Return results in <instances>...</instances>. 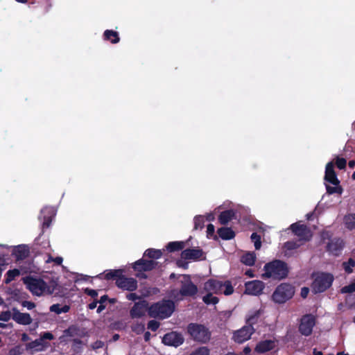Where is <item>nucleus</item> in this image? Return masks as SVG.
I'll list each match as a JSON object with an SVG mask.
<instances>
[{
	"instance_id": "1",
	"label": "nucleus",
	"mask_w": 355,
	"mask_h": 355,
	"mask_svg": "<svg viewBox=\"0 0 355 355\" xmlns=\"http://www.w3.org/2000/svg\"><path fill=\"white\" fill-rule=\"evenodd\" d=\"M234 292V288L229 281L221 282L217 279H209L203 284L201 289L202 293H205L202 297L205 304L215 305L218 302V298L214 295L225 294L230 295Z\"/></svg>"
},
{
	"instance_id": "2",
	"label": "nucleus",
	"mask_w": 355,
	"mask_h": 355,
	"mask_svg": "<svg viewBox=\"0 0 355 355\" xmlns=\"http://www.w3.org/2000/svg\"><path fill=\"white\" fill-rule=\"evenodd\" d=\"M180 289L173 290L171 294L175 300H182L184 297L193 296L198 293V287L192 282L189 275H180Z\"/></svg>"
},
{
	"instance_id": "3",
	"label": "nucleus",
	"mask_w": 355,
	"mask_h": 355,
	"mask_svg": "<svg viewBox=\"0 0 355 355\" xmlns=\"http://www.w3.org/2000/svg\"><path fill=\"white\" fill-rule=\"evenodd\" d=\"M288 272L286 264L279 260H275L264 266L263 279L271 278L273 279H282L285 278Z\"/></svg>"
},
{
	"instance_id": "4",
	"label": "nucleus",
	"mask_w": 355,
	"mask_h": 355,
	"mask_svg": "<svg viewBox=\"0 0 355 355\" xmlns=\"http://www.w3.org/2000/svg\"><path fill=\"white\" fill-rule=\"evenodd\" d=\"M25 284L29 291L37 296L50 295L55 290V284L53 282L47 284L42 279L27 278L25 280Z\"/></svg>"
},
{
	"instance_id": "5",
	"label": "nucleus",
	"mask_w": 355,
	"mask_h": 355,
	"mask_svg": "<svg viewBox=\"0 0 355 355\" xmlns=\"http://www.w3.org/2000/svg\"><path fill=\"white\" fill-rule=\"evenodd\" d=\"M175 310L174 303L171 300H163L151 305L148 314L153 318L164 319L171 316Z\"/></svg>"
},
{
	"instance_id": "6",
	"label": "nucleus",
	"mask_w": 355,
	"mask_h": 355,
	"mask_svg": "<svg viewBox=\"0 0 355 355\" xmlns=\"http://www.w3.org/2000/svg\"><path fill=\"white\" fill-rule=\"evenodd\" d=\"M324 180L327 193L329 194L343 193V189L340 185L337 175L334 170V163L330 162L327 164L325 168Z\"/></svg>"
},
{
	"instance_id": "7",
	"label": "nucleus",
	"mask_w": 355,
	"mask_h": 355,
	"mask_svg": "<svg viewBox=\"0 0 355 355\" xmlns=\"http://www.w3.org/2000/svg\"><path fill=\"white\" fill-rule=\"evenodd\" d=\"M259 314V311H255L252 314L248 315L247 321L249 325L244 326L234 333L233 339L235 342L242 343L250 338L251 336L254 332V329L252 324L254 323V320L258 317Z\"/></svg>"
},
{
	"instance_id": "8",
	"label": "nucleus",
	"mask_w": 355,
	"mask_h": 355,
	"mask_svg": "<svg viewBox=\"0 0 355 355\" xmlns=\"http://www.w3.org/2000/svg\"><path fill=\"white\" fill-rule=\"evenodd\" d=\"M334 279V276L330 273L320 272L315 274L311 284L312 291L315 293L325 291L330 288Z\"/></svg>"
},
{
	"instance_id": "9",
	"label": "nucleus",
	"mask_w": 355,
	"mask_h": 355,
	"mask_svg": "<svg viewBox=\"0 0 355 355\" xmlns=\"http://www.w3.org/2000/svg\"><path fill=\"white\" fill-rule=\"evenodd\" d=\"M294 288L288 284H282L277 286L272 294V300L279 304H282L291 299L294 295Z\"/></svg>"
},
{
	"instance_id": "10",
	"label": "nucleus",
	"mask_w": 355,
	"mask_h": 355,
	"mask_svg": "<svg viewBox=\"0 0 355 355\" xmlns=\"http://www.w3.org/2000/svg\"><path fill=\"white\" fill-rule=\"evenodd\" d=\"M188 332L194 340L199 342L205 343L210 338L209 330L202 324H190L188 326Z\"/></svg>"
},
{
	"instance_id": "11",
	"label": "nucleus",
	"mask_w": 355,
	"mask_h": 355,
	"mask_svg": "<svg viewBox=\"0 0 355 355\" xmlns=\"http://www.w3.org/2000/svg\"><path fill=\"white\" fill-rule=\"evenodd\" d=\"M315 324V317L310 314L305 315L300 320L299 324V331L302 335L304 336H309L311 334Z\"/></svg>"
},
{
	"instance_id": "12",
	"label": "nucleus",
	"mask_w": 355,
	"mask_h": 355,
	"mask_svg": "<svg viewBox=\"0 0 355 355\" xmlns=\"http://www.w3.org/2000/svg\"><path fill=\"white\" fill-rule=\"evenodd\" d=\"M291 229L300 241H309L312 237L310 230L300 222L291 225Z\"/></svg>"
},
{
	"instance_id": "13",
	"label": "nucleus",
	"mask_w": 355,
	"mask_h": 355,
	"mask_svg": "<svg viewBox=\"0 0 355 355\" xmlns=\"http://www.w3.org/2000/svg\"><path fill=\"white\" fill-rule=\"evenodd\" d=\"M148 304L145 300L136 302L130 311L132 318H141L145 316L146 312H148Z\"/></svg>"
},
{
	"instance_id": "14",
	"label": "nucleus",
	"mask_w": 355,
	"mask_h": 355,
	"mask_svg": "<svg viewBox=\"0 0 355 355\" xmlns=\"http://www.w3.org/2000/svg\"><path fill=\"white\" fill-rule=\"evenodd\" d=\"M265 284L261 281H249L245 284V293L251 295H259L262 293Z\"/></svg>"
},
{
	"instance_id": "15",
	"label": "nucleus",
	"mask_w": 355,
	"mask_h": 355,
	"mask_svg": "<svg viewBox=\"0 0 355 355\" xmlns=\"http://www.w3.org/2000/svg\"><path fill=\"white\" fill-rule=\"evenodd\" d=\"M116 284L118 287L130 291H135L137 287V282L134 278L126 277L121 275L116 279Z\"/></svg>"
},
{
	"instance_id": "16",
	"label": "nucleus",
	"mask_w": 355,
	"mask_h": 355,
	"mask_svg": "<svg viewBox=\"0 0 355 355\" xmlns=\"http://www.w3.org/2000/svg\"><path fill=\"white\" fill-rule=\"evenodd\" d=\"M184 338L181 334L172 331L166 334L163 339L164 344L170 346L178 347L183 343Z\"/></svg>"
},
{
	"instance_id": "17",
	"label": "nucleus",
	"mask_w": 355,
	"mask_h": 355,
	"mask_svg": "<svg viewBox=\"0 0 355 355\" xmlns=\"http://www.w3.org/2000/svg\"><path fill=\"white\" fill-rule=\"evenodd\" d=\"M12 320L21 325H28L33 321L29 313H21L15 308L12 309Z\"/></svg>"
},
{
	"instance_id": "18",
	"label": "nucleus",
	"mask_w": 355,
	"mask_h": 355,
	"mask_svg": "<svg viewBox=\"0 0 355 355\" xmlns=\"http://www.w3.org/2000/svg\"><path fill=\"white\" fill-rule=\"evenodd\" d=\"M55 214L56 210L53 207H46L42 209L41 215L39 218L42 220V217H43V227H49L50 226L52 218L55 216Z\"/></svg>"
},
{
	"instance_id": "19",
	"label": "nucleus",
	"mask_w": 355,
	"mask_h": 355,
	"mask_svg": "<svg viewBox=\"0 0 355 355\" xmlns=\"http://www.w3.org/2000/svg\"><path fill=\"white\" fill-rule=\"evenodd\" d=\"M202 251L200 249H187L182 252L181 259L184 260L196 261L202 257Z\"/></svg>"
},
{
	"instance_id": "20",
	"label": "nucleus",
	"mask_w": 355,
	"mask_h": 355,
	"mask_svg": "<svg viewBox=\"0 0 355 355\" xmlns=\"http://www.w3.org/2000/svg\"><path fill=\"white\" fill-rule=\"evenodd\" d=\"M49 346L46 341L42 339H36L35 340L31 342L26 345V349L33 354L37 352H42L44 350Z\"/></svg>"
},
{
	"instance_id": "21",
	"label": "nucleus",
	"mask_w": 355,
	"mask_h": 355,
	"mask_svg": "<svg viewBox=\"0 0 355 355\" xmlns=\"http://www.w3.org/2000/svg\"><path fill=\"white\" fill-rule=\"evenodd\" d=\"M155 263L154 261L139 259L134 263L133 268L138 272L148 271L152 270L155 267Z\"/></svg>"
},
{
	"instance_id": "22",
	"label": "nucleus",
	"mask_w": 355,
	"mask_h": 355,
	"mask_svg": "<svg viewBox=\"0 0 355 355\" xmlns=\"http://www.w3.org/2000/svg\"><path fill=\"white\" fill-rule=\"evenodd\" d=\"M276 346V343L275 340H266L259 342L256 347L255 351L258 353H264L268 351H270L274 349Z\"/></svg>"
},
{
	"instance_id": "23",
	"label": "nucleus",
	"mask_w": 355,
	"mask_h": 355,
	"mask_svg": "<svg viewBox=\"0 0 355 355\" xmlns=\"http://www.w3.org/2000/svg\"><path fill=\"white\" fill-rule=\"evenodd\" d=\"M29 250L26 245H21L12 248V254L17 260L25 259L28 254Z\"/></svg>"
},
{
	"instance_id": "24",
	"label": "nucleus",
	"mask_w": 355,
	"mask_h": 355,
	"mask_svg": "<svg viewBox=\"0 0 355 355\" xmlns=\"http://www.w3.org/2000/svg\"><path fill=\"white\" fill-rule=\"evenodd\" d=\"M103 37L105 40L110 41L112 44H116L120 40L118 33L112 30H106L103 33Z\"/></svg>"
},
{
	"instance_id": "25",
	"label": "nucleus",
	"mask_w": 355,
	"mask_h": 355,
	"mask_svg": "<svg viewBox=\"0 0 355 355\" xmlns=\"http://www.w3.org/2000/svg\"><path fill=\"white\" fill-rule=\"evenodd\" d=\"M342 241L340 240L336 241H331L327 245L328 250L336 255L340 252V250L342 249Z\"/></svg>"
},
{
	"instance_id": "26",
	"label": "nucleus",
	"mask_w": 355,
	"mask_h": 355,
	"mask_svg": "<svg viewBox=\"0 0 355 355\" xmlns=\"http://www.w3.org/2000/svg\"><path fill=\"white\" fill-rule=\"evenodd\" d=\"M302 243L295 241H288L284 245V254L286 256H290L292 251L299 248Z\"/></svg>"
},
{
	"instance_id": "27",
	"label": "nucleus",
	"mask_w": 355,
	"mask_h": 355,
	"mask_svg": "<svg viewBox=\"0 0 355 355\" xmlns=\"http://www.w3.org/2000/svg\"><path fill=\"white\" fill-rule=\"evenodd\" d=\"M234 216V211L232 209L223 211L218 218L220 223L226 224L230 221Z\"/></svg>"
},
{
	"instance_id": "28",
	"label": "nucleus",
	"mask_w": 355,
	"mask_h": 355,
	"mask_svg": "<svg viewBox=\"0 0 355 355\" xmlns=\"http://www.w3.org/2000/svg\"><path fill=\"white\" fill-rule=\"evenodd\" d=\"M218 235L223 239L228 240L234 236V232L228 227H222L218 230Z\"/></svg>"
},
{
	"instance_id": "29",
	"label": "nucleus",
	"mask_w": 355,
	"mask_h": 355,
	"mask_svg": "<svg viewBox=\"0 0 355 355\" xmlns=\"http://www.w3.org/2000/svg\"><path fill=\"white\" fill-rule=\"evenodd\" d=\"M256 259V255L253 252H246L241 257V262L247 266H252Z\"/></svg>"
},
{
	"instance_id": "30",
	"label": "nucleus",
	"mask_w": 355,
	"mask_h": 355,
	"mask_svg": "<svg viewBox=\"0 0 355 355\" xmlns=\"http://www.w3.org/2000/svg\"><path fill=\"white\" fill-rule=\"evenodd\" d=\"M21 272L19 269L9 270L6 274L5 283L9 284L13 281L16 277H19Z\"/></svg>"
},
{
	"instance_id": "31",
	"label": "nucleus",
	"mask_w": 355,
	"mask_h": 355,
	"mask_svg": "<svg viewBox=\"0 0 355 355\" xmlns=\"http://www.w3.org/2000/svg\"><path fill=\"white\" fill-rule=\"evenodd\" d=\"M344 223L347 228L352 230L355 228V214H348L344 218Z\"/></svg>"
},
{
	"instance_id": "32",
	"label": "nucleus",
	"mask_w": 355,
	"mask_h": 355,
	"mask_svg": "<svg viewBox=\"0 0 355 355\" xmlns=\"http://www.w3.org/2000/svg\"><path fill=\"white\" fill-rule=\"evenodd\" d=\"M184 243L182 241H174V242H170L166 245V248L170 252H174L179 250H181L184 248Z\"/></svg>"
},
{
	"instance_id": "33",
	"label": "nucleus",
	"mask_w": 355,
	"mask_h": 355,
	"mask_svg": "<svg viewBox=\"0 0 355 355\" xmlns=\"http://www.w3.org/2000/svg\"><path fill=\"white\" fill-rule=\"evenodd\" d=\"M69 306L64 305V306H61L58 304H53L50 307V311L51 312H54V313H55L57 314H60V313H67V312L69 311Z\"/></svg>"
},
{
	"instance_id": "34",
	"label": "nucleus",
	"mask_w": 355,
	"mask_h": 355,
	"mask_svg": "<svg viewBox=\"0 0 355 355\" xmlns=\"http://www.w3.org/2000/svg\"><path fill=\"white\" fill-rule=\"evenodd\" d=\"M144 255L153 259H159L162 255V252L160 250L148 249L144 252Z\"/></svg>"
},
{
	"instance_id": "35",
	"label": "nucleus",
	"mask_w": 355,
	"mask_h": 355,
	"mask_svg": "<svg viewBox=\"0 0 355 355\" xmlns=\"http://www.w3.org/2000/svg\"><path fill=\"white\" fill-rule=\"evenodd\" d=\"M205 223V218L203 216H196L194 218V228L196 230L202 229Z\"/></svg>"
},
{
	"instance_id": "36",
	"label": "nucleus",
	"mask_w": 355,
	"mask_h": 355,
	"mask_svg": "<svg viewBox=\"0 0 355 355\" xmlns=\"http://www.w3.org/2000/svg\"><path fill=\"white\" fill-rule=\"evenodd\" d=\"M343 266L346 272L351 273L353 270L352 268L355 266V261L352 259H349L348 261L344 262Z\"/></svg>"
},
{
	"instance_id": "37",
	"label": "nucleus",
	"mask_w": 355,
	"mask_h": 355,
	"mask_svg": "<svg viewBox=\"0 0 355 355\" xmlns=\"http://www.w3.org/2000/svg\"><path fill=\"white\" fill-rule=\"evenodd\" d=\"M122 272L119 270H110L107 271L106 273H105L104 277L105 278L110 279L114 277L119 278L120 275H121Z\"/></svg>"
},
{
	"instance_id": "38",
	"label": "nucleus",
	"mask_w": 355,
	"mask_h": 355,
	"mask_svg": "<svg viewBox=\"0 0 355 355\" xmlns=\"http://www.w3.org/2000/svg\"><path fill=\"white\" fill-rule=\"evenodd\" d=\"M251 239L254 242L255 249H260L261 245L260 236L257 233H253L251 235Z\"/></svg>"
},
{
	"instance_id": "39",
	"label": "nucleus",
	"mask_w": 355,
	"mask_h": 355,
	"mask_svg": "<svg viewBox=\"0 0 355 355\" xmlns=\"http://www.w3.org/2000/svg\"><path fill=\"white\" fill-rule=\"evenodd\" d=\"M190 355H209V350L206 347H201L193 351Z\"/></svg>"
},
{
	"instance_id": "40",
	"label": "nucleus",
	"mask_w": 355,
	"mask_h": 355,
	"mask_svg": "<svg viewBox=\"0 0 355 355\" xmlns=\"http://www.w3.org/2000/svg\"><path fill=\"white\" fill-rule=\"evenodd\" d=\"M10 318L12 319V311H3L0 314V320L3 322H8Z\"/></svg>"
},
{
	"instance_id": "41",
	"label": "nucleus",
	"mask_w": 355,
	"mask_h": 355,
	"mask_svg": "<svg viewBox=\"0 0 355 355\" xmlns=\"http://www.w3.org/2000/svg\"><path fill=\"white\" fill-rule=\"evenodd\" d=\"M341 292L343 293H351L355 292V282H352L349 285H347L342 288Z\"/></svg>"
},
{
	"instance_id": "42",
	"label": "nucleus",
	"mask_w": 355,
	"mask_h": 355,
	"mask_svg": "<svg viewBox=\"0 0 355 355\" xmlns=\"http://www.w3.org/2000/svg\"><path fill=\"white\" fill-rule=\"evenodd\" d=\"M62 261L63 259L61 257L53 258L51 255H48V258L45 261L46 263L53 262L56 265H60L62 263Z\"/></svg>"
},
{
	"instance_id": "43",
	"label": "nucleus",
	"mask_w": 355,
	"mask_h": 355,
	"mask_svg": "<svg viewBox=\"0 0 355 355\" xmlns=\"http://www.w3.org/2000/svg\"><path fill=\"white\" fill-rule=\"evenodd\" d=\"M21 354H22L21 348L19 346H17V347L12 348L11 349H10L8 355H21Z\"/></svg>"
},
{
	"instance_id": "44",
	"label": "nucleus",
	"mask_w": 355,
	"mask_h": 355,
	"mask_svg": "<svg viewBox=\"0 0 355 355\" xmlns=\"http://www.w3.org/2000/svg\"><path fill=\"white\" fill-rule=\"evenodd\" d=\"M346 159L344 158H337L336 159V166L340 169H343L346 166Z\"/></svg>"
},
{
	"instance_id": "45",
	"label": "nucleus",
	"mask_w": 355,
	"mask_h": 355,
	"mask_svg": "<svg viewBox=\"0 0 355 355\" xmlns=\"http://www.w3.org/2000/svg\"><path fill=\"white\" fill-rule=\"evenodd\" d=\"M159 327V323L155 320H150L148 322V327L152 331H156Z\"/></svg>"
},
{
	"instance_id": "46",
	"label": "nucleus",
	"mask_w": 355,
	"mask_h": 355,
	"mask_svg": "<svg viewBox=\"0 0 355 355\" xmlns=\"http://www.w3.org/2000/svg\"><path fill=\"white\" fill-rule=\"evenodd\" d=\"M215 228L214 226L211 224L207 225V236L208 238H211L214 236Z\"/></svg>"
},
{
	"instance_id": "47",
	"label": "nucleus",
	"mask_w": 355,
	"mask_h": 355,
	"mask_svg": "<svg viewBox=\"0 0 355 355\" xmlns=\"http://www.w3.org/2000/svg\"><path fill=\"white\" fill-rule=\"evenodd\" d=\"M21 305L23 307L26 308L28 310H31L35 307V304L30 301H23L21 302Z\"/></svg>"
},
{
	"instance_id": "48",
	"label": "nucleus",
	"mask_w": 355,
	"mask_h": 355,
	"mask_svg": "<svg viewBox=\"0 0 355 355\" xmlns=\"http://www.w3.org/2000/svg\"><path fill=\"white\" fill-rule=\"evenodd\" d=\"M53 335L50 332H44L40 339H42V340L45 341V340H53Z\"/></svg>"
},
{
	"instance_id": "49",
	"label": "nucleus",
	"mask_w": 355,
	"mask_h": 355,
	"mask_svg": "<svg viewBox=\"0 0 355 355\" xmlns=\"http://www.w3.org/2000/svg\"><path fill=\"white\" fill-rule=\"evenodd\" d=\"M85 293L93 297H96L98 295L97 291L96 290L89 288L85 289Z\"/></svg>"
},
{
	"instance_id": "50",
	"label": "nucleus",
	"mask_w": 355,
	"mask_h": 355,
	"mask_svg": "<svg viewBox=\"0 0 355 355\" xmlns=\"http://www.w3.org/2000/svg\"><path fill=\"white\" fill-rule=\"evenodd\" d=\"M309 292V289L306 287H304L301 290V295L302 297L305 298L308 295Z\"/></svg>"
},
{
	"instance_id": "51",
	"label": "nucleus",
	"mask_w": 355,
	"mask_h": 355,
	"mask_svg": "<svg viewBox=\"0 0 355 355\" xmlns=\"http://www.w3.org/2000/svg\"><path fill=\"white\" fill-rule=\"evenodd\" d=\"M127 298L130 300L135 301L139 299V296L135 293H129L127 295Z\"/></svg>"
},
{
	"instance_id": "52",
	"label": "nucleus",
	"mask_w": 355,
	"mask_h": 355,
	"mask_svg": "<svg viewBox=\"0 0 355 355\" xmlns=\"http://www.w3.org/2000/svg\"><path fill=\"white\" fill-rule=\"evenodd\" d=\"M103 346V343L101 342V341H97L96 342L94 345H93V348L94 349H98V348H100V347H102Z\"/></svg>"
},
{
	"instance_id": "53",
	"label": "nucleus",
	"mask_w": 355,
	"mask_h": 355,
	"mask_svg": "<svg viewBox=\"0 0 355 355\" xmlns=\"http://www.w3.org/2000/svg\"><path fill=\"white\" fill-rule=\"evenodd\" d=\"M144 329V326L143 324H139L137 327L134 328L135 331L138 332L143 331Z\"/></svg>"
},
{
	"instance_id": "54",
	"label": "nucleus",
	"mask_w": 355,
	"mask_h": 355,
	"mask_svg": "<svg viewBox=\"0 0 355 355\" xmlns=\"http://www.w3.org/2000/svg\"><path fill=\"white\" fill-rule=\"evenodd\" d=\"M245 275H248L250 277H254V275L252 270H248L245 272Z\"/></svg>"
},
{
	"instance_id": "55",
	"label": "nucleus",
	"mask_w": 355,
	"mask_h": 355,
	"mask_svg": "<svg viewBox=\"0 0 355 355\" xmlns=\"http://www.w3.org/2000/svg\"><path fill=\"white\" fill-rule=\"evenodd\" d=\"M97 306V302H92L89 304V308L90 309H94Z\"/></svg>"
},
{
	"instance_id": "56",
	"label": "nucleus",
	"mask_w": 355,
	"mask_h": 355,
	"mask_svg": "<svg viewBox=\"0 0 355 355\" xmlns=\"http://www.w3.org/2000/svg\"><path fill=\"white\" fill-rule=\"evenodd\" d=\"M214 216L213 214L210 213V214H208L207 215V220H214Z\"/></svg>"
},
{
	"instance_id": "57",
	"label": "nucleus",
	"mask_w": 355,
	"mask_h": 355,
	"mask_svg": "<svg viewBox=\"0 0 355 355\" xmlns=\"http://www.w3.org/2000/svg\"><path fill=\"white\" fill-rule=\"evenodd\" d=\"M105 309V306L102 304L99 305L97 309V312L101 313L103 309Z\"/></svg>"
},
{
	"instance_id": "58",
	"label": "nucleus",
	"mask_w": 355,
	"mask_h": 355,
	"mask_svg": "<svg viewBox=\"0 0 355 355\" xmlns=\"http://www.w3.org/2000/svg\"><path fill=\"white\" fill-rule=\"evenodd\" d=\"M348 164H349V168H353L355 166V161H354V160L350 161Z\"/></svg>"
},
{
	"instance_id": "59",
	"label": "nucleus",
	"mask_w": 355,
	"mask_h": 355,
	"mask_svg": "<svg viewBox=\"0 0 355 355\" xmlns=\"http://www.w3.org/2000/svg\"><path fill=\"white\" fill-rule=\"evenodd\" d=\"M313 355H323L322 353L320 351H317L316 349L313 350Z\"/></svg>"
},
{
	"instance_id": "60",
	"label": "nucleus",
	"mask_w": 355,
	"mask_h": 355,
	"mask_svg": "<svg viewBox=\"0 0 355 355\" xmlns=\"http://www.w3.org/2000/svg\"><path fill=\"white\" fill-rule=\"evenodd\" d=\"M150 333H149V332H146V333H145V336H145V340H148L149 339V338H150Z\"/></svg>"
},
{
	"instance_id": "61",
	"label": "nucleus",
	"mask_w": 355,
	"mask_h": 355,
	"mask_svg": "<svg viewBox=\"0 0 355 355\" xmlns=\"http://www.w3.org/2000/svg\"><path fill=\"white\" fill-rule=\"evenodd\" d=\"M10 324H5V323H1L0 322V327L1 328H6L7 327H8Z\"/></svg>"
},
{
	"instance_id": "62",
	"label": "nucleus",
	"mask_w": 355,
	"mask_h": 355,
	"mask_svg": "<svg viewBox=\"0 0 355 355\" xmlns=\"http://www.w3.org/2000/svg\"><path fill=\"white\" fill-rule=\"evenodd\" d=\"M27 339H28V336H27L26 334H23V335H22V340H23L24 341H25V340H27Z\"/></svg>"
},
{
	"instance_id": "63",
	"label": "nucleus",
	"mask_w": 355,
	"mask_h": 355,
	"mask_svg": "<svg viewBox=\"0 0 355 355\" xmlns=\"http://www.w3.org/2000/svg\"><path fill=\"white\" fill-rule=\"evenodd\" d=\"M106 300V296L104 295L101 298V303L103 302Z\"/></svg>"
},
{
	"instance_id": "64",
	"label": "nucleus",
	"mask_w": 355,
	"mask_h": 355,
	"mask_svg": "<svg viewBox=\"0 0 355 355\" xmlns=\"http://www.w3.org/2000/svg\"><path fill=\"white\" fill-rule=\"evenodd\" d=\"M337 355H348V354H345V352H338Z\"/></svg>"
}]
</instances>
